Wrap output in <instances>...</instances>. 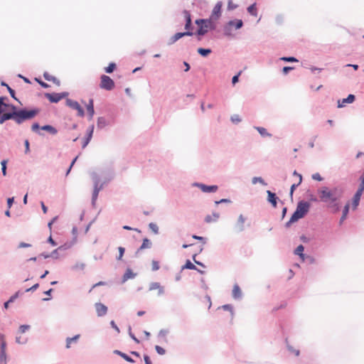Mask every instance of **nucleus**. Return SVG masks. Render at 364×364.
<instances>
[{
    "instance_id": "obj_56",
    "label": "nucleus",
    "mask_w": 364,
    "mask_h": 364,
    "mask_svg": "<svg viewBox=\"0 0 364 364\" xmlns=\"http://www.w3.org/2000/svg\"><path fill=\"white\" fill-rule=\"evenodd\" d=\"M192 237L193 239H195V240L201 241L203 242V244H205L206 242V238L204 237L198 236V235H193Z\"/></svg>"
},
{
    "instance_id": "obj_18",
    "label": "nucleus",
    "mask_w": 364,
    "mask_h": 364,
    "mask_svg": "<svg viewBox=\"0 0 364 364\" xmlns=\"http://www.w3.org/2000/svg\"><path fill=\"white\" fill-rule=\"evenodd\" d=\"M232 297L236 299V300H239V299H241L242 297V291H241V289L240 287H239L238 284H235L234 286H233V289H232Z\"/></svg>"
},
{
    "instance_id": "obj_35",
    "label": "nucleus",
    "mask_w": 364,
    "mask_h": 364,
    "mask_svg": "<svg viewBox=\"0 0 364 364\" xmlns=\"http://www.w3.org/2000/svg\"><path fill=\"white\" fill-rule=\"evenodd\" d=\"M304 247L302 245H298L296 249L294 250V253L296 255H304Z\"/></svg>"
},
{
    "instance_id": "obj_47",
    "label": "nucleus",
    "mask_w": 364,
    "mask_h": 364,
    "mask_svg": "<svg viewBox=\"0 0 364 364\" xmlns=\"http://www.w3.org/2000/svg\"><path fill=\"white\" fill-rule=\"evenodd\" d=\"M31 326L28 324H23L19 326L18 332L20 333H24L26 331L29 330Z\"/></svg>"
},
{
    "instance_id": "obj_5",
    "label": "nucleus",
    "mask_w": 364,
    "mask_h": 364,
    "mask_svg": "<svg viewBox=\"0 0 364 364\" xmlns=\"http://www.w3.org/2000/svg\"><path fill=\"white\" fill-rule=\"evenodd\" d=\"M196 23L198 26L197 33L200 36L205 34L208 31L215 28L214 22L210 18L198 19L196 21Z\"/></svg>"
},
{
    "instance_id": "obj_50",
    "label": "nucleus",
    "mask_w": 364,
    "mask_h": 364,
    "mask_svg": "<svg viewBox=\"0 0 364 364\" xmlns=\"http://www.w3.org/2000/svg\"><path fill=\"white\" fill-rule=\"evenodd\" d=\"M155 350L159 355H163L166 353V350L160 346H155Z\"/></svg>"
},
{
    "instance_id": "obj_16",
    "label": "nucleus",
    "mask_w": 364,
    "mask_h": 364,
    "mask_svg": "<svg viewBox=\"0 0 364 364\" xmlns=\"http://www.w3.org/2000/svg\"><path fill=\"white\" fill-rule=\"evenodd\" d=\"M192 33L191 31H186L183 33H176L174 36H173L170 39L169 44H173L175 42H176L178 40H179L181 38L186 36H192Z\"/></svg>"
},
{
    "instance_id": "obj_3",
    "label": "nucleus",
    "mask_w": 364,
    "mask_h": 364,
    "mask_svg": "<svg viewBox=\"0 0 364 364\" xmlns=\"http://www.w3.org/2000/svg\"><path fill=\"white\" fill-rule=\"evenodd\" d=\"M311 203L309 201L301 200L297 203L296 210L291 214L298 221L304 218L309 213Z\"/></svg>"
},
{
    "instance_id": "obj_59",
    "label": "nucleus",
    "mask_w": 364,
    "mask_h": 364,
    "mask_svg": "<svg viewBox=\"0 0 364 364\" xmlns=\"http://www.w3.org/2000/svg\"><path fill=\"white\" fill-rule=\"evenodd\" d=\"M14 299L11 296L9 300H7L6 301H5L4 303V309H7L9 306V304L14 302Z\"/></svg>"
},
{
    "instance_id": "obj_33",
    "label": "nucleus",
    "mask_w": 364,
    "mask_h": 364,
    "mask_svg": "<svg viewBox=\"0 0 364 364\" xmlns=\"http://www.w3.org/2000/svg\"><path fill=\"white\" fill-rule=\"evenodd\" d=\"M255 129L258 131V132L261 134L262 136H271V134H269L267 129L264 127H257Z\"/></svg>"
},
{
    "instance_id": "obj_64",
    "label": "nucleus",
    "mask_w": 364,
    "mask_h": 364,
    "mask_svg": "<svg viewBox=\"0 0 364 364\" xmlns=\"http://www.w3.org/2000/svg\"><path fill=\"white\" fill-rule=\"evenodd\" d=\"M144 360L145 364H152L151 358H150L149 355L147 354L144 355Z\"/></svg>"
},
{
    "instance_id": "obj_61",
    "label": "nucleus",
    "mask_w": 364,
    "mask_h": 364,
    "mask_svg": "<svg viewBox=\"0 0 364 364\" xmlns=\"http://www.w3.org/2000/svg\"><path fill=\"white\" fill-rule=\"evenodd\" d=\"M47 242L51 245L52 246H56L58 245V243L53 239L51 235L48 237Z\"/></svg>"
},
{
    "instance_id": "obj_39",
    "label": "nucleus",
    "mask_w": 364,
    "mask_h": 364,
    "mask_svg": "<svg viewBox=\"0 0 364 364\" xmlns=\"http://www.w3.org/2000/svg\"><path fill=\"white\" fill-rule=\"evenodd\" d=\"M0 364H7L6 352L0 351Z\"/></svg>"
},
{
    "instance_id": "obj_2",
    "label": "nucleus",
    "mask_w": 364,
    "mask_h": 364,
    "mask_svg": "<svg viewBox=\"0 0 364 364\" xmlns=\"http://www.w3.org/2000/svg\"><path fill=\"white\" fill-rule=\"evenodd\" d=\"M38 109H33L31 110L21 109L10 113H4L0 118V123L3 124L8 119H14L17 124H21L25 120L33 119L38 114Z\"/></svg>"
},
{
    "instance_id": "obj_41",
    "label": "nucleus",
    "mask_w": 364,
    "mask_h": 364,
    "mask_svg": "<svg viewBox=\"0 0 364 364\" xmlns=\"http://www.w3.org/2000/svg\"><path fill=\"white\" fill-rule=\"evenodd\" d=\"M198 53L203 56H207L211 53V50L200 48L198 49Z\"/></svg>"
},
{
    "instance_id": "obj_27",
    "label": "nucleus",
    "mask_w": 364,
    "mask_h": 364,
    "mask_svg": "<svg viewBox=\"0 0 364 364\" xmlns=\"http://www.w3.org/2000/svg\"><path fill=\"white\" fill-rule=\"evenodd\" d=\"M43 77L48 81H52L53 83H55L57 85H60V81L56 77L50 75L48 73H45L43 74Z\"/></svg>"
},
{
    "instance_id": "obj_40",
    "label": "nucleus",
    "mask_w": 364,
    "mask_h": 364,
    "mask_svg": "<svg viewBox=\"0 0 364 364\" xmlns=\"http://www.w3.org/2000/svg\"><path fill=\"white\" fill-rule=\"evenodd\" d=\"M149 228L155 235L159 234V227L156 223H150L149 224Z\"/></svg>"
},
{
    "instance_id": "obj_9",
    "label": "nucleus",
    "mask_w": 364,
    "mask_h": 364,
    "mask_svg": "<svg viewBox=\"0 0 364 364\" xmlns=\"http://www.w3.org/2000/svg\"><path fill=\"white\" fill-rule=\"evenodd\" d=\"M222 6L223 3L221 1H218L214 6L210 16V19L213 22L217 21L220 17Z\"/></svg>"
},
{
    "instance_id": "obj_30",
    "label": "nucleus",
    "mask_w": 364,
    "mask_h": 364,
    "mask_svg": "<svg viewBox=\"0 0 364 364\" xmlns=\"http://www.w3.org/2000/svg\"><path fill=\"white\" fill-rule=\"evenodd\" d=\"M360 183L359 184L358 188L355 191V193H359L360 195L363 194L364 191V175H362L360 177Z\"/></svg>"
},
{
    "instance_id": "obj_53",
    "label": "nucleus",
    "mask_w": 364,
    "mask_h": 364,
    "mask_svg": "<svg viewBox=\"0 0 364 364\" xmlns=\"http://www.w3.org/2000/svg\"><path fill=\"white\" fill-rule=\"evenodd\" d=\"M232 201L229 198H222L219 200H215V203L216 205H219V204H221V203H231Z\"/></svg>"
},
{
    "instance_id": "obj_32",
    "label": "nucleus",
    "mask_w": 364,
    "mask_h": 364,
    "mask_svg": "<svg viewBox=\"0 0 364 364\" xmlns=\"http://www.w3.org/2000/svg\"><path fill=\"white\" fill-rule=\"evenodd\" d=\"M247 11L252 15V16H257V7H256V4H253L252 5H250L248 8H247Z\"/></svg>"
},
{
    "instance_id": "obj_24",
    "label": "nucleus",
    "mask_w": 364,
    "mask_h": 364,
    "mask_svg": "<svg viewBox=\"0 0 364 364\" xmlns=\"http://www.w3.org/2000/svg\"><path fill=\"white\" fill-rule=\"evenodd\" d=\"M80 334H77L73 337H68L66 338V348H70V345L73 342L76 343L78 341V339L80 338Z\"/></svg>"
},
{
    "instance_id": "obj_37",
    "label": "nucleus",
    "mask_w": 364,
    "mask_h": 364,
    "mask_svg": "<svg viewBox=\"0 0 364 364\" xmlns=\"http://www.w3.org/2000/svg\"><path fill=\"white\" fill-rule=\"evenodd\" d=\"M41 129L43 130L48 131V132H50L51 134H53L57 133V130L53 127H52L50 125L43 126L41 127Z\"/></svg>"
},
{
    "instance_id": "obj_8",
    "label": "nucleus",
    "mask_w": 364,
    "mask_h": 364,
    "mask_svg": "<svg viewBox=\"0 0 364 364\" xmlns=\"http://www.w3.org/2000/svg\"><path fill=\"white\" fill-rule=\"evenodd\" d=\"M267 200L269 203L272 205L273 208L277 207V203L279 201L282 204H284V202L279 199V198L277 196L275 193L272 192L269 190L267 191Z\"/></svg>"
},
{
    "instance_id": "obj_22",
    "label": "nucleus",
    "mask_w": 364,
    "mask_h": 364,
    "mask_svg": "<svg viewBox=\"0 0 364 364\" xmlns=\"http://www.w3.org/2000/svg\"><path fill=\"white\" fill-rule=\"evenodd\" d=\"M183 15H184V17L186 18V25H185V28L189 31L190 28H191V14L189 13V11L185 10L183 11Z\"/></svg>"
},
{
    "instance_id": "obj_31",
    "label": "nucleus",
    "mask_w": 364,
    "mask_h": 364,
    "mask_svg": "<svg viewBox=\"0 0 364 364\" xmlns=\"http://www.w3.org/2000/svg\"><path fill=\"white\" fill-rule=\"evenodd\" d=\"M228 24L230 26H234L235 27L236 29H239L240 28L242 25H243V23H242V20H240V19H237L235 21H230Z\"/></svg>"
},
{
    "instance_id": "obj_29",
    "label": "nucleus",
    "mask_w": 364,
    "mask_h": 364,
    "mask_svg": "<svg viewBox=\"0 0 364 364\" xmlns=\"http://www.w3.org/2000/svg\"><path fill=\"white\" fill-rule=\"evenodd\" d=\"M257 183H259L264 186H267V183L265 182V181L260 176H255L252 178V184H256Z\"/></svg>"
},
{
    "instance_id": "obj_25",
    "label": "nucleus",
    "mask_w": 364,
    "mask_h": 364,
    "mask_svg": "<svg viewBox=\"0 0 364 364\" xmlns=\"http://www.w3.org/2000/svg\"><path fill=\"white\" fill-rule=\"evenodd\" d=\"M302 182V176H300V178L299 180V182L296 183H293L289 190V196L291 198V200H293V194L294 191L297 188V187Z\"/></svg>"
},
{
    "instance_id": "obj_60",
    "label": "nucleus",
    "mask_w": 364,
    "mask_h": 364,
    "mask_svg": "<svg viewBox=\"0 0 364 364\" xmlns=\"http://www.w3.org/2000/svg\"><path fill=\"white\" fill-rule=\"evenodd\" d=\"M282 60L287 61V62H297L298 60L294 57H283L281 58Z\"/></svg>"
},
{
    "instance_id": "obj_49",
    "label": "nucleus",
    "mask_w": 364,
    "mask_h": 364,
    "mask_svg": "<svg viewBox=\"0 0 364 364\" xmlns=\"http://www.w3.org/2000/svg\"><path fill=\"white\" fill-rule=\"evenodd\" d=\"M50 257H52L55 259H57L59 258V250L58 248L53 250L50 253H49Z\"/></svg>"
},
{
    "instance_id": "obj_20",
    "label": "nucleus",
    "mask_w": 364,
    "mask_h": 364,
    "mask_svg": "<svg viewBox=\"0 0 364 364\" xmlns=\"http://www.w3.org/2000/svg\"><path fill=\"white\" fill-rule=\"evenodd\" d=\"M46 97L50 102H58L62 99V96L59 94L46 93Z\"/></svg>"
},
{
    "instance_id": "obj_19",
    "label": "nucleus",
    "mask_w": 364,
    "mask_h": 364,
    "mask_svg": "<svg viewBox=\"0 0 364 364\" xmlns=\"http://www.w3.org/2000/svg\"><path fill=\"white\" fill-rule=\"evenodd\" d=\"M355 100V96L353 95H349L346 98L342 100V101H338V107L341 108L346 106L347 103H352Z\"/></svg>"
},
{
    "instance_id": "obj_52",
    "label": "nucleus",
    "mask_w": 364,
    "mask_h": 364,
    "mask_svg": "<svg viewBox=\"0 0 364 364\" xmlns=\"http://www.w3.org/2000/svg\"><path fill=\"white\" fill-rule=\"evenodd\" d=\"M287 349L289 350V351L294 353L295 355H296V356L299 355V354H300L299 350L294 349L291 346H290L289 344H287Z\"/></svg>"
},
{
    "instance_id": "obj_17",
    "label": "nucleus",
    "mask_w": 364,
    "mask_h": 364,
    "mask_svg": "<svg viewBox=\"0 0 364 364\" xmlns=\"http://www.w3.org/2000/svg\"><path fill=\"white\" fill-rule=\"evenodd\" d=\"M361 196H362V195H360L359 193H354V195L351 199V206H352L353 210H357V208L360 204Z\"/></svg>"
},
{
    "instance_id": "obj_6",
    "label": "nucleus",
    "mask_w": 364,
    "mask_h": 364,
    "mask_svg": "<svg viewBox=\"0 0 364 364\" xmlns=\"http://www.w3.org/2000/svg\"><path fill=\"white\" fill-rule=\"evenodd\" d=\"M192 186L199 188L202 192L207 193H215L218 190L217 185H207L199 182L193 183Z\"/></svg>"
},
{
    "instance_id": "obj_58",
    "label": "nucleus",
    "mask_w": 364,
    "mask_h": 364,
    "mask_svg": "<svg viewBox=\"0 0 364 364\" xmlns=\"http://www.w3.org/2000/svg\"><path fill=\"white\" fill-rule=\"evenodd\" d=\"M14 203V197L8 198L6 200L7 207L9 209L11 208Z\"/></svg>"
},
{
    "instance_id": "obj_10",
    "label": "nucleus",
    "mask_w": 364,
    "mask_h": 364,
    "mask_svg": "<svg viewBox=\"0 0 364 364\" xmlns=\"http://www.w3.org/2000/svg\"><path fill=\"white\" fill-rule=\"evenodd\" d=\"M104 178L103 181L100 184L104 187L114 178V171L112 168H109L102 173Z\"/></svg>"
},
{
    "instance_id": "obj_57",
    "label": "nucleus",
    "mask_w": 364,
    "mask_h": 364,
    "mask_svg": "<svg viewBox=\"0 0 364 364\" xmlns=\"http://www.w3.org/2000/svg\"><path fill=\"white\" fill-rule=\"evenodd\" d=\"M306 262H307L308 264H312L316 263V259L313 256L308 255V257H306Z\"/></svg>"
},
{
    "instance_id": "obj_23",
    "label": "nucleus",
    "mask_w": 364,
    "mask_h": 364,
    "mask_svg": "<svg viewBox=\"0 0 364 364\" xmlns=\"http://www.w3.org/2000/svg\"><path fill=\"white\" fill-rule=\"evenodd\" d=\"M87 111L90 116V118L92 119L95 114L94 104H93L92 99H90L89 101V103L87 105Z\"/></svg>"
},
{
    "instance_id": "obj_54",
    "label": "nucleus",
    "mask_w": 364,
    "mask_h": 364,
    "mask_svg": "<svg viewBox=\"0 0 364 364\" xmlns=\"http://www.w3.org/2000/svg\"><path fill=\"white\" fill-rule=\"evenodd\" d=\"M160 283L159 282H151L150 284V286H149V291H152V290H154V289H158V288H159L160 287Z\"/></svg>"
},
{
    "instance_id": "obj_4",
    "label": "nucleus",
    "mask_w": 364,
    "mask_h": 364,
    "mask_svg": "<svg viewBox=\"0 0 364 364\" xmlns=\"http://www.w3.org/2000/svg\"><path fill=\"white\" fill-rule=\"evenodd\" d=\"M90 176L93 182V191L92 194L91 203L93 207L95 206L97 199L99 196V193L104 188L102 185L100 184V176L95 171L90 173Z\"/></svg>"
},
{
    "instance_id": "obj_21",
    "label": "nucleus",
    "mask_w": 364,
    "mask_h": 364,
    "mask_svg": "<svg viewBox=\"0 0 364 364\" xmlns=\"http://www.w3.org/2000/svg\"><path fill=\"white\" fill-rule=\"evenodd\" d=\"M184 269L195 270L197 269V267L190 259H186L185 264L181 268V272Z\"/></svg>"
},
{
    "instance_id": "obj_14",
    "label": "nucleus",
    "mask_w": 364,
    "mask_h": 364,
    "mask_svg": "<svg viewBox=\"0 0 364 364\" xmlns=\"http://www.w3.org/2000/svg\"><path fill=\"white\" fill-rule=\"evenodd\" d=\"M95 306L98 316L102 317L107 314V307L105 304L97 302L95 303Z\"/></svg>"
},
{
    "instance_id": "obj_38",
    "label": "nucleus",
    "mask_w": 364,
    "mask_h": 364,
    "mask_svg": "<svg viewBox=\"0 0 364 364\" xmlns=\"http://www.w3.org/2000/svg\"><path fill=\"white\" fill-rule=\"evenodd\" d=\"M9 161H1V172L3 176H6L7 173V164Z\"/></svg>"
},
{
    "instance_id": "obj_44",
    "label": "nucleus",
    "mask_w": 364,
    "mask_h": 364,
    "mask_svg": "<svg viewBox=\"0 0 364 364\" xmlns=\"http://www.w3.org/2000/svg\"><path fill=\"white\" fill-rule=\"evenodd\" d=\"M121 358H122L124 360H126L128 363H135V360L130 355H129L128 354H127L125 353H124L122 354Z\"/></svg>"
},
{
    "instance_id": "obj_28",
    "label": "nucleus",
    "mask_w": 364,
    "mask_h": 364,
    "mask_svg": "<svg viewBox=\"0 0 364 364\" xmlns=\"http://www.w3.org/2000/svg\"><path fill=\"white\" fill-rule=\"evenodd\" d=\"M75 244L74 241L66 242L63 245L59 246L58 250L59 251H65L70 249Z\"/></svg>"
},
{
    "instance_id": "obj_12",
    "label": "nucleus",
    "mask_w": 364,
    "mask_h": 364,
    "mask_svg": "<svg viewBox=\"0 0 364 364\" xmlns=\"http://www.w3.org/2000/svg\"><path fill=\"white\" fill-rule=\"evenodd\" d=\"M246 219L247 218L242 214L239 215L237 223L234 226V230L236 232L239 233L245 230V223Z\"/></svg>"
},
{
    "instance_id": "obj_62",
    "label": "nucleus",
    "mask_w": 364,
    "mask_h": 364,
    "mask_svg": "<svg viewBox=\"0 0 364 364\" xmlns=\"http://www.w3.org/2000/svg\"><path fill=\"white\" fill-rule=\"evenodd\" d=\"M312 178L314 180H316V181H323V178L321 177V176L318 173H314L312 175Z\"/></svg>"
},
{
    "instance_id": "obj_15",
    "label": "nucleus",
    "mask_w": 364,
    "mask_h": 364,
    "mask_svg": "<svg viewBox=\"0 0 364 364\" xmlns=\"http://www.w3.org/2000/svg\"><path fill=\"white\" fill-rule=\"evenodd\" d=\"M136 276L131 268H127L122 277V283L126 282L128 279H134Z\"/></svg>"
},
{
    "instance_id": "obj_55",
    "label": "nucleus",
    "mask_w": 364,
    "mask_h": 364,
    "mask_svg": "<svg viewBox=\"0 0 364 364\" xmlns=\"http://www.w3.org/2000/svg\"><path fill=\"white\" fill-rule=\"evenodd\" d=\"M39 287V284L38 283H36L35 284H33L32 287H31L30 288H28L25 290V292H28V291H35L36 290H37V289Z\"/></svg>"
},
{
    "instance_id": "obj_45",
    "label": "nucleus",
    "mask_w": 364,
    "mask_h": 364,
    "mask_svg": "<svg viewBox=\"0 0 364 364\" xmlns=\"http://www.w3.org/2000/svg\"><path fill=\"white\" fill-rule=\"evenodd\" d=\"M297 221L298 220L295 218H294L292 215H291L290 219L289 220V221H287L285 223L284 227L286 228H289L293 223H296Z\"/></svg>"
},
{
    "instance_id": "obj_7",
    "label": "nucleus",
    "mask_w": 364,
    "mask_h": 364,
    "mask_svg": "<svg viewBox=\"0 0 364 364\" xmlns=\"http://www.w3.org/2000/svg\"><path fill=\"white\" fill-rule=\"evenodd\" d=\"M100 88L106 90H112L114 87V82L107 75H102L100 77Z\"/></svg>"
},
{
    "instance_id": "obj_43",
    "label": "nucleus",
    "mask_w": 364,
    "mask_h": 364,
    "mask_svg": "<svg viewBox=\"0 0 364 364\" xmlns=\"http://www.w3.org/2000/svg\"><path fill=\"white\" fill-rule=\"evenodd\" d=\"M128 331H129V336H130V338L136 343H140V341L135 336V335L132 332V327L130 326H129V328H128Z\"/></svg>"
},
{
    "instance_id": "obj_13",
    "label": "nucleus",
    "mask_w": 364,
    "mask_h": 364,
    "mask_svg": "<svg viewBox=\"0 0 364 364\" xmlns=\"http://www.w3.org/2000/svg\"><path fill=\"white\" fill-rule=\"evenodd\" d=\"M151 246H152L151 241L149 238L144 237L142 240V243H141V246L135 252V254H134L135 257H138L139 252L141 251H142L143 250L149 249L151 247Z\"/></svg>"
},
{
    "instance_id": "obj_11",
    "label": "nucleus",
    "mask_w": 364,
    "mask_h": 364,
    "mask_svg": "<svg viewBox=\"0 0 364 364\" xmlns=\"http://www.w3.org/2000/svg\"><path fill=\"white\" fill-rule=\"evenodd\" d=\"M66 105L70 107V108L75 109L77 111V115L80 117L84 116V111L83 109L81 107L80 104L77 101H74L70 99H68L66 100Z\"/></svg>"
},
{
    "instance_id": "obj_36",
    "label": "nucleus",
    "mask_w": 364,
    "mask_h": 364,
    "mask_svg": "<svg viewBox=\"0 0 364 364\" xmlns=\"http://www.w3.org/2000/svg\"><path fill=\"white\" fill-rule=\"evenodd\" d=\"M221 308L225 311H229L231 314L232 317L234 316V309L232 304H224L221 306Z\"/></svg>"
},
{
    "instance_id": "obj_1",
    "label": "nucleus",
    "mask_w": 364,
    "mask_h": 364,
    "mask_svg": "<svg viewBox=\"0 0 364 364\" xmlns=\"http://www.w3.org/2000/svg\"><path fill=\"white\" fill-rule=\"evenodd\" d=\"M320 200L327 205V208L331 210L333 213H338L342 207L341 199L343 196V191L338 187L329 188L327 186H323L318 189Z\"/></svg>"
},
{
    "instance_id": "obj_51",
    "label": "nucleus",
    "mask_w": 364,
    "mask_h": 364,
    "mask_svg": "<svg viewBox=\"0 0 364 364\" xmlns=\"http://www.w3.org/2000/svg\"><path fill=\"white\" fill-rule=\"evenodd\" d=\"M160 268L159 262L156 260H153L151 263V270L155 272L159 270Z\"/></svg>"
},
{
    "instance_id": "obj_46",
    "label": "nucleus",
    "mask_w": 364,
    "mask_h": 364,
    "mask_svg": "<svg viewBox=\"0 0 364 364\" xmlns=\"http://www.w3.org/2000/svg\"><path fill=\"white\" fill-rule=\"evenodd\" d=\"M119 255L117 256V260H121L125 252V248L123 247H118Z\"/></svg>"
},
{
    "instance_id": "obj_34",
    "label": "nucleus",
    "mask_w": 364,
    "mask_h": 364,
    "mask_svg": "<svg viewBox=\"0 0 364 364\" xmlns=\"http://www.w3.org/2000/svg\"><path fill=\"white\" fill-rule=\"evenodd\" d=\"M169 333V331L168 329H161L159 331L158 333V338H164V341L167 342L166 336Z\"/></svg>"
},
{
    "instance_id": "obj_42",
    "label": "nucleus",
    "mask_w": 364,
    "mask_h": 364,
    "mask_svg": "<svg viewBox=\"0 0 364 364\" xmlns=\"http://www.w3.org/2000/svg\"><path fill=\"white\" fill-rule=\"evenodd\" d=\"M115 68H116V64L114 63H111L109 64V65L107 67H106L105 68V70L107 73H111L115 70Z\"/></svg>"
},
{
    "instance_id": "obj_26",
    "label": "nucleus",
    "mask_w": 364,
    "mask_h": 364,
    "mask_svg": "<svg viewBox=\"0 0 364 364\" xmlns=\"http://www.w3.org/2000/svg\"><path fill=\"white\" fill-rule=\"evenodd\" d=\"M7 343L5 341V336L0 333V351L6 352Z\"/></svg>"
},
{
    "instance_id": "obj_48",
    "label": "nucleus",
    "mask_w": 364,
    "mask_h": 364,
    "mask_svg": "<svg viewBox=\"0 0 364 364\" xmlns=\"http://www.w3.org/2000/svg\"><path fill=\"white\" fill-rule=\"evenodd\" d=\"M349 210H350V203H349V202H348L344 205V207L342 210V215L348 217V215L349 213Z\"/></svg>"
},
{
    "instance_id": "obj_63",
    "label": "nucleus",
    "mask_w": 364,
    "mask_h": 364,
    "mask_svg": "<svg viewBox=\"0 0 364 364\" xmlns=\"http://www.w3.org/2000/svg\"><path fill=\"white\" fill-rule=\"evenodd\" d=\"M300 240L304 243H308L310 242V238L305 235H301L300 236Z\"/></svg>"
}]
</instances>
